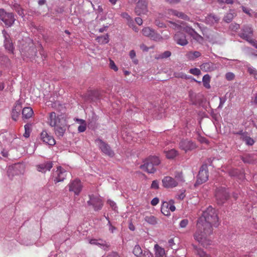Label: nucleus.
Segmentation results:
<instances>
[{"instance_id":"1","label":"nucleus","mask_w":257,"mask_h":257,"mask_svg":"<svg viewBox=\"0 0 257 257\" xmlns=\"http://www.w3.org/2000/svg\"><path fill=\"white\" fill-rule=\"evenodd\" d=\"M219 224L216 210L209 206L197 220L194 239L204 247L211 244L212 241L210 236L213 232L212 227H216Z\"/></svg>"},{"instance_id":"2","label":"nucleus","mask_w":257,"mask_h":257,"mask_svg":"<svg viewBox=\"0 0 257 257\" xmlns=\"http://www.w3.org/2000/svg\"><path fill=\"white\" fill-rule=\"evenodd\" d=\"M48 122L50 126L55 127V133L58 137L63 136L66 131V127L60 123V118L56 116L55 112L50 113Z\"/></svg>"},{"instance_id":"3","label":"nucleus","mask_w":257,"mask_h":257,"mask_svg":"<svg viewBox=\"0 0 257 257\" xmlns=\"http://www.w3.org/2000/svg\"><path fill=\"white\" fill-rule=\"evenodd\" d=\"M160 164V160L157 156H150L146 159L141 168L148 173H154L156 171V167Z\"/></svg>"},{"instance_id":"4","label":"nucleus","mask_w":257,"mask_h":257,"mask_svg":"<svg viewBox=\"0 0 257 257\" xmlns=\"http://www.w3.org/2000/svg\"><path fill=\"white\" fill-rule=\"evenodd\" d=\"M253 30L249 26H244L239 33V36L241 38L250 43L254 47L257 49V41L252 39Z\"/></svg>"},{"instance_id":"5","label":"nucleus","mask_w":257,"mask_h":257,"mask_svg":"<svg viewBox=\"0 0 257 257\" xmlns=\"http://www.w3.org/2000/svg\"><path fill=\"white\" fill-rule=\"evenodd\" d=\"M0 20L7 27H11L14 24L16 19L12 13H8L4 9H0Z\"/></svg>"},{"instance_id":"6","label":"nucleus","mask_w":257,"mask_h":257,"mask_svg":"<svg viewBox=\"0 0 257 257\" xmlns=\"http://www.w3.org/2000/svg\"><path fill=\"white\" fill-rule=\"evenodd\" d=\"M67 174L65 169L59 166L56 170L53 171L51 175L52 179L55 184L63 182L66 179Z\"/></svg>"},{"instance_id":"7","label":"nucleus","mask_w":257,"mask_h":257,"mask_svg":"<svg viewBox=\"0 0 257 257\" xmlns=\"http://www.w3.org/2000/svg\"><path fill=\"white\" fill-rule=\"evenodd\" d=\"M208 179V171L207 165H203L200 168L197 177L195 186L200 185L205 182Z\"/></svg>"},{"instance_id":"8","label":"nucleus","mask_w":257,"mask_h":257,"mask_svg":"<svg viewBox=\"0 0 257 257\" xmlns=\"http://www.w3.org/2000/svg\"><path fill=\"white\" fill-rule=\"evenodd\" d=\"M95 143L101 150V151L105 155L113 157L114 155V152L111 149L109 145L102 141L101 139H97L95 140Z\"/></svg>"},{"instance_id":"9","label":"nucleus","mask_w":257,"mask_h":257,"mask_svg":"<svg viewBox=\"0 0 257 257\" xmlns=\"http://www.w3.org/2000/svg\"><path fill=\"white\" fill-rule=\"evenodd\" d=\"M228 197V192L225 188L221 187L217 189L215 192V197L218 204H223Z\"/></svg>"},{"instance_id":"10","label":"nucleus","mask_w":257,"mask_h":257,"mask_svg":"<svg viewBox=\"0 0 257 257\" xmlns=\"http://www.w3.org/2000/svg\"><path fill=\"white\" fill-rule=\"evenodd\" d=\"M148 12V2L147 0H139L135 9L136 14L138 16L147 15Z\"/></svg>"},{"instance_id":"11","label":"nucleus","mask_w":257,"mask_h":257,"mask_svg":"<svg viewBox=\"0 0 257 257\" xmlns=\"http://www.w3.org/2000/svg\"><path fill=\"white\" fill-rule=\"evenodd\" d=\"M88 205H92L95 211H98L101 209L103 206L102 199L98 196L93 195H89V200L87 201Z\"/></svg>"},{"instance_id":"12","label":"nucleus","mask_w":257,"mask_h":257,"mask_svg":"<svg viewBox=\"0 0 257 257\" xmlns=\"http://www.w3.org/2000/svg\"><path fill=\"white\" fill-rule=\"evenodd\" d=\"M25 165L22 163H18L14 164L11 168H10L8 170V173L9 176H10L11 174H12L13 176L19 175L23 174L25 172Z\"/></svg>"},{"instance_id":"13","label":"nucleus","mask_w":257,"mask_h":257,"mask_svg":"<svg viewBox=\"0 0 257 257\" xmlns=\"http://www.w3.org/2000/svg\"><path fill=\"white\" fill-rule=\"evenodd\" d=\"M70 192H73L76 195H78L81 191L82 185L79 179H75L70 182L68 185Z\"/></svg>"},{"instance_id":"14","label":"nucleus","mask_w":257,"mask_h":257,"mask_svg":"<svg viewBox=\"0 0 257 257\" xmlns=\"http://www.w3.org/2000/svg\"><path fill=\"white\" fill-rule=\"evenodd\" d=\"M179 148L185 152L190 151L196 148L195 144L189 140H182L179 143Z\"/></svg>"},{"instance_id":"15","label":"nucleus","mask_w":257,"mask_h":257,"mask_svg":"<svg viewBox=\"0 0 257 257\" xmlns=\"http://www.w3.org/2000/svg\"><path fill=\"white\" fill-rule=\"evenodd\" d=\"M53 166L52 161H45L42 163L36 165V170L42 173L45 174L47 171H50Z\"/></svg>"},{"instance_id":"16","label":"nucleus","mask_w":257,"mask_h":257,"mask_svg":"<svg viewBox=\"0 0 257 257\" xmlns=\"http://www.w3.org/2000/svg\"><path fill=\"white\" fill-rule=\"evenodd\" d=\"M133 253L136 257H153V255L149 250L143 251L139 244L135 246Z\"/></svg>"},{"instance_id":"17","label":"nucleus","mask_w":257,"mask_h":257,"mask_svg":"<svg viewBox=\"0 0 257 257\" xmlns=\"http://www.w3.org/2000/svg\"><path fill=\"white\" fill-rule=\"evenodd\" d=\"M174 40L177 44L182 46H186L188 43L186 39V35L183 32L180 31L175 33L174 36Z\"/></svg>"},{"instance_id":"18","label":"nucleus","mask_w":257,"mask_h":257,"mask_svg":"<svg viewBox=\"0 0 257 257\" xmlns=\"http://www.w3.org/2000/svg\"><path fill=\"white\" fill-rule=\"evenodd\" d=\"M41 138L43 142L46 144L50 146H54L56 144V142L53 137L44 130L41 134Z\"/></svg>"},{"instance_id":"19","label":"nucleus","mask_w":257,"mask_h":257,"mask_svg":"<svg viewBox=\"0 0 257 257\" xmlns=\"http://www.w3.org/2000/svg\"><path fill=\"white\" fill-rule=\"evenodd\" d=\"M162 183L163 186L167 188H172L178 185V182L175 179L170 176L165 177L162 180Z\"/></svg>"},{"instance_id":"20","label":"nucleus","mask_w":257,"mask_h":257,"mask_svg":"<svg viewBox=\"0 0 257 257\" xmlns=\"http://www.w3.org/2000/svg\"><path fill=\"white\" fill-rule=\"evenodd\" d=\"M89 242L91 244L98 246L104 250H108L109 249V245L105 240L101 239H91L89 240Z\"/></svg>"},{"instance_id":"21","label":"nucleus","mask_w":257,"mask_h":257,"mask_svg":"<svg viewBox=\"0 0 257 257\" xmlns=\"http://www.w3.org/2000/svg\"><path fill=\"white\" fill-rule=\"evenodd\" d=\"M2 33L5 37L4 46L6 49L8 50L10 53H13L14 46L11 40L9 39V35L5 30H3Z\"/></svg>"},{"instance_id":"22","label":"nucleus","mask_w":257,"mask_h":257,"mask_svg":"<svg viewBox=\"0 0 257 257\" xmlns=\"http://www.w3.org/2000/svg\"><path fill=\"white\" fill-rule=\"evenodd\" d=\"M200 69L204 72H211L217 69L215 64L211 62H207L202 64L200 66Z\"/></svg>"},{"instance_id":"23","label":"nucleus","mask_w":257,"mask_h":257,"mask_svg":"<svg viewBox=\"0 0 257 257\" xmlns=\"http://www.w3.org/2000/svg\"><path fill=\"white\" fill-rule=\"evenodd\" d=\"M219 20V18L213 14H209L206 17L205 19V23L209 25H213L215 23H217Z\"/></svg>"},{"instance_id":"24","label":"nucleus","mask_w":257,"mask_h":257,"mask_svg":"<svg viewBox=\"0 0 257 257\" xmlns=\"http://www.w3.org/2000/svg\"><path fill=\"white\" fill-rule=\"evenodd\" d=\"M22 113L24 119H29L32 116L34 112L31 107H26L23 109Z\"/></svg>"},{"instance_id":"25","label":"nucleus","mask_w":257,"mask_h":257,"mask_svg":"<svg viewBox=\"0 0 257 257\" xmlns=\"http://www.w3.org/2000/svg\"><path fill=\"white\" fill-rule=\"evenodd\" d=\"M168 14L170 15L177 16L184 20H187L188 19V17L186 15L182 12H178L177 10L172 9L168 10Z\"/></svg>"},{"instance_id":"26","label":"nucleus","mask_w":257,"mask_h":257,"mask_svg":"<svg viewBox=\"0 0 257 257\" xmlns=\"http://www.w3.org/2000/svg\"><path fill=\"white\" fill-rule=\"evenodd\" d=\"M155 249L156 257H166L164 249L159 246V245L155 244Z\"/></svg>"},{"instance_id":"27","label":"nucleus","mask_w":257,"mask_h":257,"mask_svg":"<svg viewBox=\"0 0 257 257\" xmlns=\"http://www.w3.org/2000/svg\"><path fill=\"white\" fill-rule=\"evenodd\" d=\"M201 55V54L199 51H190L188 52L186 54V57L190 60H194L196 58L199 57Z\"/></svg>"},{"instance_id":"28","label":"nucleus","mask_w":257,"mask_h":257,"mask_svg":"<svg viewBox=\"0 0 257 257\" xmlns=\"http://www.w3.org/2000/svg\"><path fill=\"white\" fill-rule=\"evenodd\" d=\"M97 42L100 44H105L109 42V35L106 34L105 35L98 36L96 38Z\"/></svg>"},{"instance_id":"29","label":"nucleus","mask_w":257,"mask_h":257,"mask_svg":"<svg viewBox=\"0 0 257 257\" xmlns=\"http://www.w3.org/2000/svg\"><path fill=\"white\" fill-rule=\"evenodd\" d=\"M165 153L166 157L169 159H173L178 154V152L175 149H171L168 151H165Z\"/></svg>"},{"instance_id":"30","label":"nucleus","mask_w":257,"mask_h":257,"mask_svg":"<svg viewBox=\"0 0 257 257\" xmlns=\"http://www.w3.org/2000/svg\"><path fill=\"white\" fill-rule=\"evenodd\" d=\"M210 76L209 74H205L203 76L202 78V82L203 84V86L209 89L210 88Z\"/></svg>"},{"instance_id":"31","label":"nucleus","mask_w":257,"mask_h":257,"mask_svg":"<svg viewBox=\"0 0 257 257\" xmlns=\"http://www.w3.org/2000/svg\"><path fill=\"white\" fill-rule=\"evenodd\" d=\"M145 220L148 223L152 225H156L158 222L156 217L153 215L146 216L145 217Z\"/></svg>"},{"instance_id":"32","label":"nucleus","mask_w":257,"mask_h":257,"mask_svg":"<svg viewBox=\"0 0 257 257\" xmlns=\"http://www.w3.org/2000/svg\"><path fill=\"white\" fill-rule=\"evenodd\" d=\"M169 205V204L167 202H164L161 207V212L165 216H169L170 215L169 210H168Z\"/></svg>"},{"instance_id":"33","label":"nucleus","mask_w":257,"mask_h":257,"mask_svg":"<svg viewBox=\"0 0 257 257\" xmlns=\"http://www.w3.org/2000/svg\"><path fill=\"white\" fill-rule=\"evenodd\" d=\"M13 8L17 12L19 16H21L22 17L24 16V10L20 5L15 4L14 5Z\"/></svg>"},{"instance_id":"34","label":"nucleus","mask_w":257,"mask_h":257,"mask_svg":"<svg viewBox=\"0 0 257 257\" xmlns=\"http://www.w3.org/2000/svg\"><path fill=\"white\" fill-rule=\"evenodd\" d=\"M152 33L150 37L152 40L160 41L163 39L162 37L159 34L156 33L154 30H153Z\"/></svg>"},{"instance_id":"35","label":"nucleus","mask_w":257,"mask_h":257,"mask_svg":"<svg viewBox=\"0 0 257 257\" xmlns=\"http://www.w3.org/2000/svg\"><path fill=\"white\" fill-rule=\"evenodd\" d=\"M234 18V13L230 12L227 13L224 17L223 20L226 23H230Z\"/></svg>"},{"instance_id":"36","label":"nucleus","mask_w":257,"mask_h":257,"mask_svg":"<svg viewBox=\"0 0 257 257\" xmlns=\"http://www.w3.org/2000/svg\"><path fill=\"white\" fill-rule=\"evenodd\" d=\"M194 40L199 43H202L204 40L203 38L196 32L191 36Z\"/></svg>"},{"instance_id":"37","label":"nucleus","mask_w":257,"mask_h":257,"mask_svg":"<svg viewBox=\"0 0 257 257\" xmlns=\"http://www.w3.org/2000/svg\"><path fill=\"white\" fill-rule=\"evenodd\" d=\"M153 31V30L151 29L149 27H146L144 28L142 30V33L144 36L150 37L151 34H152V32Z\"/></svg>"},{"instance_id":"38","label":"nucleus","mask_w":257,"mask_h":257,"mask_svg":"<svg viewBox=\"0 0 257 257\" xmlns=\"http://www.w3.org/2000/svg\"><path fill=\"white\" fill-rule=\"evenodd\" d=\"M196 253L199 257H209V256L202 249L196 247Z\"/></svg>"},{"instance_id":"39","label":"nucleus","mask_w":257,"mask_h":257,"mask_svg":"<svg viewBox=\"0 0 257 257\" xmlns=\"http://www.w3.org/2000/svg\"><path fill=\"white\" fill-rule=\"evenodd\" d=\"M22 108V103L20 100H18L16 101V102L15 103V105L14 108L13 109V110L15 111H18L20 113L21 111Z\"/></svg>"},{"instance_id":"40","label":"nucleus","mask_w":257,"mask_h":257,"mask_svg":"<svg viewBox=\"0 0 257 257\" xmlns=\"http://www.w3.org/2000/svg\"><path fill=\"white\" fill-rule=\"evenodd\" d=\"M248 73L252 75L254 78L257 80V70L252 67H249L247 69Z\"/></svg>"},{"instance_id":"41","label":"nucleus","mask_w":257,"mask_h":257,"mask_svg":"<svg viewBox=\"0 0 257 257\" xmlns=\"http://www.w3.org/2000/svg\"><path fill=\"white\" fill-rule=\"evenodd\" d=\"M107 203L109 205V206L111 207L112 209L114 211H116L117 210V206L116 205V204L115 202H114L113 201L108 199L107 201Z\"/></svg>"},{"instance_id":"42","label":"nucleus","mask_w":257,"mask_h":257,"mask_svg":"<svg viewBox=\"0 0 257 257\" xmlns=\"http://www.w3.org/2000/svg\"><path fill=\"white\" fill-rule=\"evenodd\" d=\"M189 72L194 75L198 76L201 74V71L200 69L197 68H191L189 70Z\"/></svg>"},{"instance_id":"43","label":"nucleus","mask_w":257,"mask_h":257,"mask_svg":"<svg viewBox=\"0 0 257 257\" xmlns=\"http://www.w3.org/2000/svg\"><path fill=\"white\" fill-rule=\"evenodd\" d=\"M25 132L24 134V136L25 138H28L30 136L31 130L29 124H25L24 126Z\"/></svg>"},{"instance_id":"44","label":"nucleus","mask_w":257,"mask_h":257,"mask_svg":"<svg viewBox=\"0 0 257 257\" xmlns=\"http://www.w3.org/2000/svg\"><path fill=\"white\" fill-rule=\"evenodd\" d=\"M226 97L225 96L219 97L220 102L218 106V109H221L223 107L225 101H226Z\"/></svg>"},{"instance_id":"45","label":"nucleus","mask_w":257,"mask_h":257,"mask_svg":"<svg viewBox=\"0 0 257 257\" xmlns=\"http://www.w3.org/2000/svg\"><path fill=\"white\" fill-rule=\"evenodd\" d=\"M189 221L187 219H183L181 220L179 223V227L180 228H185L188 225Z\"/></svg>"},{"instance_id":"46","label":"nucleus","mask_w":257,"mask_h":257,"mask_svg":"<svg viewBox=\"0 0 257 257\" xmlns=\"http://www.w3.org/2000/svg\"><path fill=\"white\" fill-rule=\"evenodd\" d=\"M244 142H245V144L248 146H252L254 143L253 139L249 136L245 138Z\"/></svg>"},{"instance_id":"47","label":"nucleus","mask_w":257,"mask_h":257,"mask_svg":"<svg viewBox=\"0 0 257 257\" xmlns=\"http://www.w3.org/2000/svg\"><path fill=\"white\" fill-rule=\"evenodd\" d=\"M20 114V113L18 111H15L13 110H12V119L15 120V121H16L19 115Z\"/></svg>"},{"instance_id":"48","label":"nucleus","mask_w":257,"mask_h":257,"mask_svg":"<svg viewBox=\"0 0 257 257\" xmlns=\"http://www.w3.org/2000/svg\"><path fill=\"white\" fill-rule=\"evenodd\" d=\"M109 67L110 68L113 70L114 71H117L118 70V68L115 64L114 61L111 59H109Z\"/></svg>"},{"instance_id":"49","label":"nucleus","mask_w":257,"mask_h":257,"mask_svg":"<svg viewBox=\"0 0 257 257\" xmlns=\"http://www.w3.org/2000/svg\"><path fill=\"white\" fill-rule=\"evenodd\" d=\"M169 207L168 209L171 210L172 212H173L175 210L176 207L174 205V201L173 200H170L169 202Z\"/></svg>"},{"instance_id":"50","label":"nucleus","mask_w":257,"mask_h":257,"mask_svg":"<svg viewBox=\"0 0 257 257\" xmlns=\"http://www.w3.org/2000/svg\"><path fill=\"white\" fill-rule=\"evenodd\" d=\"M234 74L232 72H227L225 74V78L227 80H232L234 78Z\"/></svg>"},{"instance_id":"51","label":"nucleus","mask_w":257,"mask_h":257,"mask_svg":"<svg viewBox=\"0 0 257 257\" xmlns=\"http://www.w3.org/2000/svg\"><path fill=\"white\" fill-rule=\"evenodd\" d=\"M86 129V123H83L82 124H80V125L78 127V131L79 133L84 132Z\"/></svg>"},{"instance_id":"52","label":"nucleus","mask_w":257,"mask_h":257,"mask_svg":"<svg viewBox=\"0 0 257 257\" xmlns=\"http://www.w3.org/2000/svg\"><path fill=\"white\" fill-rule=\"evenodd\" d=\"M171 55V52L169 51H165L161 55V58H167Z\"/></svg>"},{"instance_id":"53","label":"nucleus","mask_w":257,"mask_h":257,"mask_svg":"<svg viewBox=\"0 0 257 257\" xmlns=\"http://www.w3.org/2000/svg\"><path fill=\"white\" fill-rule=\"evenodd\" d=\"M106 219L108 220V225L109 226V230L113 233L114 231L116 229V228L112 226V224L110 223V221L109 220L108 217H106Z\"/></svg>"},{"instance_id":"54","label":"nucleus","mask_w":257,"mask_h":257,"mask_svg":"<svg viewBox=\"0 0 257 257\" xmlns=\"http://www.w3.org/2000/svg\"><path fill=\"white\" fill-rule=\"evenodd\" d=\"M186 31L191 36H192L193 34H194L196 31H195L194 29H193L191 27H187L186 28Z\"/></svg>"},{"instance_id":"55","label":"nucleus","mask_w":257,"mask_h":257,"mask_svg":"<svg viewBox=\"0 0 257 257\" xmlns=\"http://www.w3.org/2000/svg\"><path fill=\"white\" fill-rule=\"evenodd\" d=\"M151 187L152 189H158L159 188V182L157 180H154Z\"/></svg>"},{"instance_id":"56","label":"nucleus","mask_w":257,"mask_h":257,"mask_svg":"<svg viewBox=\"0 0 257 257\" xmlns=\"http://www.w3.org/2000/svg\"><path fill=\"white\" fill-rule=\"evenodd\" d=\"M175 76L176 77H177V78H184V79L187 78V75L185 74L182 73V72L175 73Z\"/></svg>"},{"instance_id":"57","label":"nucleus","mask_w":257,"mask_h":257,"mask_svg":"<svg viewBox=\"0 0 257 257\" xmlns=\"http://www.w3.org/2000/svg\"><path fill=\"white\" fill-rule=\"evenodd\" d=\"M155 24L156 26L160 28H164L165 27V25L162 22H161L159 20H156L155 21Z\"/></svg>"},{"instance_id":"58","label":"nucleus","mask_w":257,"mask_h":257,"mask_svg":"<svg viewBox=\"0 0 257 257\" xmlns=\"http://www.w3.org/2000/svg\"><path fill=\"white\" fill-rule=\"evenodd\" d=\"M242 9L243 12L244 13H245V14H246L248 15H249V16H250V17H252V16H253L252 13L251 14V13H250V12H251V11H251V10L249 9L246 8L244 7H242Z\"/></svg>"},{"instance_id":"59","label":"nucleus","mask_w":257,"mask_h":257,"mask_svg":"<svg viewBox=\"0 0 257 257\" xmlns=\"http://www.w3.org/2000/svg\"><path fill=\"white\" fill-rule=\"evenodd\" d=\"M159 202V198L157 197H155L152 200L151 203L153 206H156L157 204H158Z\"/></svg>"},{"instance_id":"60","label":"nucleus","mask_w":257,"mask_h":257,"mask_svg":"<svg viewBox=\"0 0 257 257\" xmlns=\"http://www.w3.org/2000/svg\"><path fill=\"white\" fill-rule=\"evenodd\" d=\"M120 16L122 18L126 19V21H127L128 19H130L131 18V17L127 13L125 12L122 13L120 14Z\"/></svg>"},{"instance_id":"61","label":"nucleus","mask_w":257,"mask_h":257,"mask_svg":"<svg viewBox=\"0 0 257 257\" xmlns=\"http://www.w3.org/2000/svg\"><path fill=\"white\" fill-rule=\"evenodd\" d=\"M96 94V92H95L94 91H91L89 92L88 94V99L93 100V98H92V96L93 95H95Z\"/></svg>"},{"instance_id":"62","label":"nucleus","mask_w":257,"mask_h":257,"mask_svg":"<svg viewBox=\"0 0 257 257\" xmlns=\"http://www.w3.org/2000/svg\"><path fill=\"white\" fill-rule=\"evenodd\" d=\"M127 22L128 26L131 28H132L133 26H135L133 19L132 18V17L130 18V19H128L127 21Z\"/></svg>"},{"instance_id":"63","label":"nucleus","mask_w":257,"mask_h":257,"mask_svg":"<svg viewBox=\"0 0 257 257\" xmlns=\"http://www.w3.org/2000/svg\"><path fill=\"white\" fill-rule=\"evenodd\" d=\"M107 257H119V255L116 252H112L109 253Z\"/></svg>"},{"instance_id":"64","label":"nucleus","mask_w":257,"mask_h":257,"mask_svg":"<svg viewBox=\"0 0 257 257\" xmlns=\"http://www.w3.org/2000/svg\"><path fill=\"white\" fill-rule=\"evenodd\" d=\"M129 55H130V58L132 59H134L136 56V52L135 51V50H131L130 52Z\"/></svg>"}]
</instances>
